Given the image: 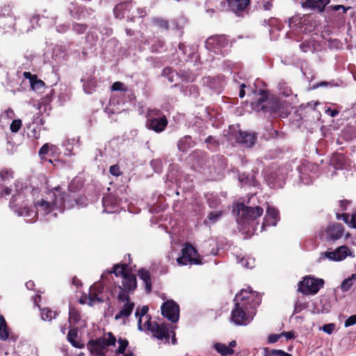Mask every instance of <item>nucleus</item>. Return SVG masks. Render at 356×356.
<instances>
[{"mask_svg":"<svg viewBox=\"0 0 356 356\" xmlns=\"http://www.w3.org/2000/svg\"><path fill=\"white\" fill-rule=\"evenodd\" d=\"M15 193L12 196L10 207L19 216H30L31 213H33L29 209L31 202L36 209L34 216L39 213L45 216L54 212L53 216L56 217V211L63 212L64 210L67 195L62 192L60 187H56L49 191L45 200H37L40 193L38 188L23 187L19 182L15 183Z\"/></svg>","mask_w":356,"mask_h":356,"instance_id":"1","label":"nucleus"},{"mask_svg":"<svg viewBox=\"0 0 356 356\" xmlns=\"http://www.w3.org/2000/svg\"><path fill=\"white\" fill-rule=\"evenodd\" d=\"M149 307L147 305L141 308L138 307L135 312V316L138 320V329L140 331H150L152 336L158 340L165 341V343L170 342V337L172 335V343L176 344L177 339L175 331L172 330L173 326L165 323H158L155 321L152 322V318L147 314Z\"/></svg>","mask_w":356,"mask_h":356,"instance_id":"2","label":"nucleus"},{"mask_svg":"<svg viewBox=\"0 0 356 356\" xmlns=\"http://www.w3.org/2000/svg\"><path fill=\"white\" fill-rule=\"evenodd\" d=\"M115 342V337L109 332L105 334L102 337L90 340L87 344V348L93 355L97 356H105L107 348L110 346H114Z\"/></svg>","mask_w":356,"mask_h":356,"instance_id":"3","label":"nucleus"},{"mask_svg":"<svg viewBox=\"0 0 356 356\" xmlns=\"http://www.w3.org/2000/svg\"><path fill=\"white\" fill-rule=\"evenodd\" d=\"M251 106L256 111L275 113L280 108V102L274 98H269L265 90H261L259 97L251 103Z\"/></svg>","mask_w":356,"mask_h":356,"instance_id":"4","label":"nucleus"},{"mask_svg":"<svg viewBox=\"0 0 356 356\" xmlns=\"http://www.w3.org/2000/svg\"><path fill=\"white\" fill-rule=\"evenodd\" d=\"M254 309L246 307L243 302L235 303L232 311L231 320L236 325H246L253 319Z\"/></svg>","mask_w":356,"mask_h":356,"instance_id":"5","label":"nucleus"},{"mask_svg":"<svg viewBox=\"0 0 356 356\" xmlns=\"http://www.w3.org/2000/svg\"><path fill=\"white\" fill-rule=\"evenodd\" d=\"M117 301L120 310L115 314V320L123 319L124 323L125 320L131 315L135 308V303L129 296L125 294H118Z\"/></svg>","mask_w":356,"mask_h":356,"instance_id":"6","label":"nucleus"},{"mask_svg":"<svg viewBox=\"0 0 356 356\" xmlns=\"http://www.w3.org/2000/svg\"><path fill=\"white\" fill-rule=\"evenodd\" d=\"M180 266L200 264L201 261L195 248L191 245L186 244L182 248L181 256L177 259Z\"/></svg>","mask_w":356,"mask_h":356,"instance_id":"7","label":"nucleus"},{"mask_svg":"<svg viewBox=\"0 0 356 356\" xmlns=\"http://www.w3.org/2000/svg\"><path fill=\"white\" fill-rule=\"evenodd\" d=\"M324 281L322 279L306 277L299 282L298 291L305 295L316 294L323 287Z\"/></svg>","mask_w":356,"mask_h":356,"instance_id":"8","label":"nucleus"},{"mask_svg":"<svg viewBox=\"0 0 356 356\" xmlns=\"http://www.w3.org/2000/svg\"><path fill=\"white\" fill-rule=\"evenodd\" d=\"M132 9V1L120 2L116 4L113 8V14L117 19L134 22L136 20V17L129 15Z\"/></svg>","mask_w":356,"mask_h":356,"instance_id":"9","label":"nucleus"},{"mask_svg":"<svg viewBox=\"0 0 356 356\" xmlns=\"http://www.w3.org/2000/svg\"><path fill=\"white\" fill-rule=\"evenodd\" d=\"M161 314L172 323H176L179 319V307L172 300H167L163 303L161 307Z\"/></svg>","mask_w":356,"mask_h":356,"instance_id":"10","label":"nucleus"},{"mask_svg":"<svg viewBox=\"0 0 356 356\" xmlns=\"http://www.w3.org/2000/svg\"><path fill=\"white\" fill-rule=\"evenodd\" d=\"M229 40L224 35H216L209 38L205 42L206 48L216 54L221 51L222 47L227 46Z\"/></svg>","mask_w":356,"mask_h":356,"instance_id":"11","label":"nucleus"},{"mask_svg":"<svg viewBox=\"0 0 356 356\" xmlns=\"http://www.w3.org/2000/svg\"><path fill=\"white\" fill-rule=\"evenodd\" d=\"M137 287L136 277L133 274L125 275L122 277V285L118 286V294H125L130 296Z\"/></svg>","mask_w":356,"mask_h":356,"instance_id":"12","label":"nucleus"},{"mask_svg":"<svg viewBox=\"0 0 356 356\" xmlns=\"http://www.w3.org/2000/svg\"><path fill=\"white\" fill-rule=\"evenodd\" d=\"M264 212V209L260 207H247L241 204L238 208V213L243 218L247 220H254L260 217Z\"/></svg>","mask_w":356,"mask_h":356,"instance_id":"13","label":"nucleus"},{"mask_svg":"<svg viewBox=\"0 0 356 356\" xmlns=\"http://www.w3.org/2000/svg\"><path fill=\"white\" fill-rule=\"evenodd\" d=\"M168 123V120L165 115L161 117L149 116L147 120L146 126L149 129L160 133L165 130Z\"/></svg>","mask_w":356,"mask_h":356,"instance_id":"14","label":"nucleus"},{"mask_svg":"<svg viewBox=\"0 0 356 356\" xmlns=\"http://www.w3.org/2000/svg\"><path fill=\"white\" fill-rule=\"evenodd\" d=\"M254 292L252 291H247L242 289L239 293H237L234 298L235 303L243 302L246 307L251 309L255 308L256 305H259V302H255L253 298Z\"/></svg>","mask_w":356,"mask_h":356,"instance_id":"15","label":"nucleus"},{"mask_svg":"<svg viewBox=\"0 0 356 356\" xmlns=\"http://www.w3.org/2000/svg\"><path fill=\"white\" fill-rule=\"evenodd\" d=\"M351 254V252L347 246L342 245L337 248L334 251H327L323 253V255L332 261H339L346 258V257Z\"/></svg>","mask_w":356,"mask_h":356,"instance_id":"16","label":"nucleus"},{"mask_svg":"<svg viewBox=\"0 0 356 356\" xmlns=\"http://www.w3.org/2000/svg\"><path fill=\"white\" fill-rule=\"evenodd\" d=\"M328 8L332 11L337 12V17H339V20L343 19V21H346L347 19L346 16L348 15L355 21L353 16L355 15V11L354 8L350 6L346 8L343 5H335L330 6Z\"/></svg>","mask_w":356,"mask_h":356,"instance_id":"17","label":"nucleus"},{"mask_svg":"<svg viewBox=\"0 0 356 356\" xmlns=\"http://www.w3.org/2000/svg\"><path fill=\"white\" fill-rule=\"evenodd\" d=\"M257 138V134L248 131H239L236 136L237 142L245 147H251L254 144Z\"/></svg>","mask_w":356,"mask_h":356,"instance_id":"18","label":"nucleus"},{"mask_svg":"<svg viewBox=\"0 0 356 356\" xmlns=\"http://www.w3.org/2000/svg\"><path fill=\"white\" fill-rule=\"evenodd\" d=\"M330 0H305L302 3V7L309 8L318 13H323L325 6L328 5Z\"/></svg>","mask_w":356,"mask_h":356,"instance_id":"19","label":"nucleus"},{"mask_svg":"<svg viewBox=\"0 0 356 356\" xmlns=\"http://www.w3.org/2000/svg\"><path fill=\"white\" fill-rule=\"evenodd\" d=\"M325 232L328 239L335 241L342 237L343 234V227L341 224L334 223L328 226Z\"/></svg>","mask_w":356,"mask_h":356,"instance_id":"20","label":"nucleus"},{"mask_svg":"<svg viewBox=\"0 0 356 356\" xmlns=\"http://www.w3.org/2000/svg\"><path fill=\"white\" fill-rule=\"evenodd\" d=\"M279 219L278 211L273 207H268L266 209V215L264 218V221L262 223V229H264L265 227L267 226H276Z\"/></svg>","mask_w":356,"mask_h":356,"instance_id":"21","label":"nucleus"},{"mask_svg":"<svg viewBox=\"0 0 356 356\" xmlns=\"http://www.w3.org/2000/svg\"><path fill=\"white\" fill-rule=\"evenodd\" d=\"M229 7L237 15L245 11L250 6V0H227Z\"/></svg>","mask_w":356,"mask_h":356,"instance_id":"22","label":"nucleus"},{"mask_svg":"<svg viewBox=\"0 0 356 356\" xmlns=\"http://www.w3.org/2000/svg\"><path fill=\"white\" fill-rule=\"evenodd\" d=\"M23 76L25 79H29L31 88L38 92H42L44 88V83L43 81L38 79L37 75L32 74L29 72H24Z\"/></svg>","mask_w":356,"mask_h":356,"instance_id":"23","label":"nucleus"},{"mask_svg":"<svg viewBox=\"0 0 356 356\" xmlns=\"http://www.w3.org/2000/svg\"><path fill=\"white\" fill-rule=\"evenodd\" d=\"M236 346V341L235 340L230 341L228 346L222 343H216L213 345L214 349L222 356L233 355L234 353V348Z\"/></svg>","mask_w":356,"mask_h":356,"instance_id":"24","label":"nucleus"},{"mask_svg":"<svg viewBox=\"0 0 356 356\" xmlns=\"http://www.w3.org/2000/svg\"><path fill=\"white\" fill-rule=\"evenodd\" d=\"M102 204L104 208V211L106 213H112L118 211L117 200L113 195H109L102 199Z\"/></svg>","mask_w":356,"mask_h":356,"instance_id":"25","label":"nucleus"},{"mask_svg":"<svg viewBox=\"0 0 356 356\" xmlns=\"http://www.w3.org/2000/svg\"><path fill=\"white\" fill-rule=\"evenodd\" d=\"M81 81L83 82V88L86 93L92 94L95 92L97 86V82L95 77L92 76L84 77L81 79Z\"/></svg>","mask_w":356,"mask_h":356,"instance_id":"26","label":"nucleus"},{"mask_svg":"<svg viewBox=\"0 0 356 356\" xmlns=\"http://www.w3.org/2000/svg\"><path fill=\"white\" fill-rule=\"evenodd\" d=\"M194 145L195 143L190 136H185L177 142L178 149L182 152H187L188 149L192 148Z\"/></svg>","mask_w":356,"mask_h":356,"instance_id":"27","label":"nucleus"},{"mask_svg":"<svg viewBox=\"0 0 356 356\" xmlns=\"http://www.w3.org/2000/svg\"><path fill=\"white\" fill-rule=\"evenodd\" d=\"M127 264H115L112 270L108 271L106 273H104L102 275V277L104 278L106 276V275L114 273L116 277L122 276L123 277L124 275H128L129 273H126Z\"/></svg>","mask_w":356,"mask_h":356,"instance_id":"28","label":"nucleus"},{"mask_svg":"<svg viewBox=\"0 0 356 356\" xmlns=\"http://www.w3.org/2000/svg\"><path fill=\"white\" fill-rule=\"evenodd\" d=\"M71 6L72 7L69 8L70 14L74 19L80 20L85 17L87 11L85 10L84 8L74 6L73 3H71Z\"/></svg>","mask_w":356,"mask_h":356,"instance_id":"29","label":"nucleus"},{"mask_svg":"<svg viewBox=\"0 0 356 356\" xmlns=\"http://www.w3.org/2000/svg\"><path fill=\"white\" fill-rule=\"evenodd\" d=\"M138 277L145 283V288L147 293H149L152 289L151 277L148 270L140 269L138 272Z\"/></svg>","mask_w":356,"mask_h":356,"instance_id":"30","label":"nucleus"},{"mask_svg":"<svg viewBox=\"0 0 356 356\" xmlns=\"http://www.w3.org/2000/svg\"><path fill=\"white\" fill-rule=\"evenodd\" d=\"M182 92L185 96L192 99L197 98L200 95L198 87L195 85L187 86L182 90Z\"/></svg>","mask_w":356,"mask_h":356,"instance_id":"31","label":"nucleus"},{"mask_svg":"<svg viewBox=\"0 0 356 356\" xmlns=\"http://www.w3.org/2000/svg\"><path fill=\"white\" fill-rule=\"evenodd\" d=\"M356 282V273L345 279L341 284L340 288L343 292L348 291Z\"/></svg>","mask_w":356,"mask_h":356,"instance_id":"32","label":"nucleus"},{"mask_svg":"<svg viewBox=\"0 0 356 356\" xmlns=\"http://www.w3.org/2000/svg\"><path fill=\"white\" fill-rule=\"evenodd\" d=\"M9 337L6 321L3 316H0V339L5 341Z\"/></svg>","mask_w":356,"mask_h":356,"instance_id":"33","label":"nucleus"},{"mask_svg":"<svg viewBox=\"0 0 356 356\" xmlns=\"http://www.w3.org/2000/svg\"><path fill=\"white\" fill-rule=\"evenodd\" d=\"M77 330L76 329H71L68 331L67 338L69 342L76 348H81L82 345L77 341H76V338L77 337Z\"/></svg>","mask_w":356,"mask_h":356,"instance_id":"34","label":"nucleus"},{"mask_svg":"<svg viewBox=\"0 0 356 356\" xmlns=\"http://www.w3.org/2000/svg\"><path fill=\"white\" fill-rule=\"evenodd\" d=\"M263 356H292L291 354L287 353L282 350L264 348Z\"/></svg>","mask_w":356,"mask_h":356,"instance_id":"35","label":"nucleus"},{"mask_svg":"<svg viewBox=\"0 0 356 356\" xmlns=\"http://www.w3.org/2000/svg\"><path fill=\"white\" fill-rule=\"evenodd\" d=\"M58 315V312L52 311L49 308H43L41 309V316L44 321H51Z\"/></svg>","mask_w":356,"mask_h":356,"instance_id":"36","label":"nucleus"},{"mask_svg":"<svg viewBox=\"0 0 356 356\" xmlns=\"http://www.w3.org/2000/svg\"><path fill=\"white\" fill-rule=\"evenodd\" d=\"M238 262L246 268H252L254 265V259L252 257H241Z\"/></svg>","mask_w":356,"mask_h":356,"instance_id":"37","label":"nucleus"},{"mask_svg":"<svg viewBox=\"0 0 356 356\" xmlns=\"http://www.w3.org/2000/svg\"><path fill=\"white\" fill-rule=\"evenodd\" d=\"M278 89L280 94L284 97H289L292 94L291 89L285 83H279Z\"/></svg>","mask_w":356,"mask_h":356,"instance_id":"38","label":"nucleus"},{"mask_svg":"<svg viewBox=\"0 0 356 356\" xmlns=\"http://www.w3.org/2000/svg\"><path fill=\"white\" fill-rule=\"evenodd\" d=\"M80 320V314L74 308H70L69 310V321L77 323Z\"/></svg>","mask_w":356,"mask_h":356,"instance_id":"39","label":"nucleus"},{"mask_svg":"<svg viewBox=\"0 0 356 356\" xmlns=\"http://www.w3.org/2000/svg\"><path fill=\"white\" fill-rule=\"evenodd\" d=\"M118 341L119 343V346H118V349L116 350L115 353L118 355L124 354L125 349L128 346L129 342L127 339H122L121 338L119 339Z\"/></svg>","mask_w":356,"mask_h":356,"instance_id":"40","label":"nucleus"},{"mask_svg":"<svg viewBox=\"0 0 356 356\" xmlns=\"http://www.w3.org/2000/svg\"><path fill=\"white\" fill-rule=\"evenodd\" d=\"M56 148L55 145H51V146L49 145V143H45L42 146V147L39 150V155L40 156L41 159L43 158L44 156H45L49 150H52Z\"/></svg>","mask_w":356,"mask_h":356,"instance_id":"41","label":"nucleus"},{"mask_svg":"<svg viewBox=\"0 0 356 356\" xmlns=\"http://www.w3.org/2000/svg\"><path fill=\"white\" fill-rule=\"evenodd\" d=\"M113 91H122L127 92L128 90L127 87L122 82L116 81L114 82L111 86Z\"/></svg>","mask_w":356,"mask_h":356,"instance_id":"42","label":"nucleus"},{"mask_svg":"<svg viewBox=\"0 0 356 356\" xmlns=\"http://www.w3.org/2000/svg\"><path fill=\"white\" fill-rule=\"evenodd\" d=\"M22 122L21 120H14L10 126V129L13 133H17L22 127Z\"/></svg>","mask_w":356,"mask_h":356,"instance_id":"43","label":"nucleus"},{"mask_svg":"<svg viewBox=\"0 0 356 356\" xmlns=\"http://www.w3.org/2000/svg\"><path fill=\"white\" fill-rule=\"evenodd\" d=\"M0 177L2 181L9 180L13 178V172L7 169H3L0 172Z\"/></svg>","mask_w":356,"mask_h":356,"instance_id":"44","label":"nucleus"},{"mask_svg":"<svg viewBox=\"0 0 356 356\" xmlns=\"http://www.w3.org/2000/svg\"><path fill=\"white\" fill-rule=\"evenodd\" d=\"M222 216V212L221 211H214L211 212L209 214V219L211 222H216L221 216Z\"/></svg>","mask_w":356,"mask_h":356,"instance_id":"45","label":"nucleus"},{"mask_svg":"<svg viewBox=\"0 0 356 356\" xmlns=\"http://www.w3.org/2000/svg\"><path fill=\"white\" fill-rule=\"evenodd\" d=\"M163 75L166 76L170 83H172L175 81L174 76L177 75V73L172 71L170 68H165L163 70Z\"/></svg>","mask_w":356,"mask_h":356,"instance_id":"46","label":"nucleus"},{"mask_svg":"<svg viewBox=\"0 0 356 356\" xmlns=\"http://www.w3.org/2000/svg\"><path fill=\"white\" fill-rule=\"evenodd\" d=\"M205 143L207 144L209 148H216L218 146V142L212 136L207 138Z\"/></svg>","mask_w":356,"mask_h":356,"instance_id":"47","label":"nucleus"},{"mask_svg":"<svg viewBox=\"0 0 356 356\" xmlns=\"http://www.w3.org/2000/svg\"><path fill=\"white\" fill-rule=\"evenodd\" d=\"M93 289H90V294H89V299L91 303H94L95 302H103V300L100 298L98 295H97L95 293H93Z\"/></svg>","mask_w":356,"mask_h":356,"instance_id":"48","label":"nucleus"},{"mask_svg":"<svg viewBox=\"0 0 356 356\" xmlns=\"http://www.w3.org/2000/svg\"><path fill=\"white\" fill-rule=\"evenodd\" d=\"M110 173L115 177H118L122 174L120 168L118 165H113L109 168Z\"/></svg>","mask_w":356,"mask_h":356,"instance_id":"49","label":"nucleus"},{"mask_svg":"<svg viewBox=\"0 0 356 356\" xmlns=\"http://www.w3.org/2000/svg\"><path fill=\"white\" fill-rule=\"evenodd\" d=\"M298 24L300 25L299 28H300V31L303 33L312 32L313 31V29H312L313 27V24L305 23V24Z\"/></svg>","mask_w":356,"mask_h":356,"instance_id":"50","label":"nucleus"},{"mask_svg":"<svg viewBox=\"0 0 356 356\" xmlns=\"http://www.w3.org/2000/svg\"><path fill=\"white\" fill-rule=\"evenodd\" d=\"M335 329V325L334 323L325 324L323 326L322 330L323 332L328 334H331Z\"/></svg>","mask_w":356,"mask_h":356,"instance_id":"51","label":"nucleus"},{"mask_svg":"<svg viewBox=\"0 0 356 356\" xmlns=\"http://www.w3.org/2000/svg\"><path fill=\"white\" fill-rule=\"evenodd\" d=\"M356 324V314L350 316L344 323L346 327L352 326Z\"/></svg>","mask_w":356,"mask_h":356,"instance_id":"52","label":"nucleus"},{"mask_svg":"<svg viewBox=\"0 0 356 356\" xmlns=\"http://www.w3.org/2000/svg\"><path fill=\"white\" fill-rule=\"evenodd\" d=\"M281 337H282L281 334H270L268 337V343H275L280 339Z\"/></svg>","mask_w":356,"mask_h":356,"instance_id":"53","label":"nucleus"},{"mask_svg":"<svg viewBox=\"0 0 356 356\" xmlns=\"http://www.w3.org/2000/svg\"><path fill=\"white\" fill-rule=\"evenodd\" d=\"M151 165L154 168L156 167V170H155V171L156 172H159L161 168L162 163L160 160H152L151 161Z\"/></svg>","mask_w":356,"mask_h":356,"instance_id":"54","label":"nucleus"},{"mask_svg":"<svg viewBox=\"0 0 356 356\" xmlns=\"http://www.w3.org/2000/svg\"><path fill=\"white\" fill-rule=\"evenodd\" d=\"M69 29V26L66 24H60L56 26V30L58 33H63Z\"/></svg>","mask_w":356,"mask_h":356,"instance_id":"55","label":"nucleus"},{"mask_svg":"<svg viewBox=\"0 0 356 356\" xmlns=\"http://www.w3.org/2000/svg\"><path fill=\"white\" fill-rule=\"evenodd\" d=\"M4 115L8 118V119H12L15 117V112L12 109V108H8L4 112Z\"/></svg>","mask_w":356,"mask_h":356,"instance_id":"56","label":"nucleus"},{"mask_svg":"<svg viewBox=\"0 0 356 356\" xmlns=\"http://www.w3.org/2000/svg\"><path fill=\"white\" fill-rule=\"evenodd\" d=\"M41 18L44 19H49L48 16H44V15H42V16H40V15L39 14H34L32 16L31 21H36L38 22L40 19H41Z\"/></svg>","mask_w":356,"mask_h":356,"instance_id":"57","label":"nucleus"},{"mask_svg":"<svg viewBox=\"0 0 356 356\" xmlns=\"http://www.w3.org/2000/svg\"><path fill=\"white\" fill-rule=\"evenodd\" d=\"M74 29L79 33H82L86 30V24L77 23L76 24V26H74Z\"/></svg>","mask_w":356,"mask_h":356,"instance_id":"58","label":"nucleus"},{"mask_svg":"<svg viewBox=\"0 0 356 356\" xmlns=\"http://www.w3.org/2000/svg\"><path fill=\"white\" fill-rule=\"evenodd\" d=\"M282 336H284L286 339H292L295 337L294 332H283Z\"/></svg>","mask_w":356,"mask_h":356,"instance_id":"59","label":"nucleus"},{"mask_svg":"<svg viewBox=\"0 0 356 356\" xmlns=\"http://www.w3.org/2000/svg\"><path fill=\"white\" fill-rule=\"evenodd\" d=\"M159 114H160V111L158 110V109H152V110H149L148 111V114H147V118L149 116H153V117H160L159 116Z\"/></svg>","mask_w":356,"mask_h":356,"instance_id":"60","label":"nucleus"},{"mask_svg":"<svg viewBox=\"0 0 356 356\" xmlns=\"http://www.w3.org/2000/svg\"><path fill=\"white\" fill-rule=\"evenodd\" d=\"M349 225L353 228H356V212L352 215Z\"/></svg>","mask_w":356,"mask_h":356,"instance_id":"61","label":"nucleus"},{"mask_svg":"<svg viewBox=\"0 0 356 356\" xmlns=\"http://www.w3.org/2000/svg\"><path fill=\"white\" fill-rule=\"evenodd\" d=\"M325 113L330 115L331 117H335L338 113V111L332 110L330 108H328L325 110Z\"/></svg>","mask_w":356,"mask_h":356,"instance_id":"62","label":"nucleus"},{"mask_svg":"<svg viewBox=\"0 0 356 356\" xmlns=\"http://www.w3.org/2000/svg\"><path fill=\"white\" fill-rule=\"evenodd\" d=\"M137 13L138 15L137 19H139L143 17L147 14L145 10L143 9V8H137Z\"/></svg>","mask_w":356,"mask_h":356,"instance_id":"63","label":"nucleus"},{"mask_svg":"<svg viewBox=\"0 0 356 356\" xmlns=\"http://www.w3.org/2000/svg\"><path fill=\"white\" fill-rule=\"evenodd\" d=\"M11 192H12V189L10 188L9 187L6 186V187L3 188V189L2 190L1 194L3 196H7V195H10Z\"/></svg>","mask_w":356,"mask_h":356,"instance_id":"64","label":"nucleus"}]
</instances>
